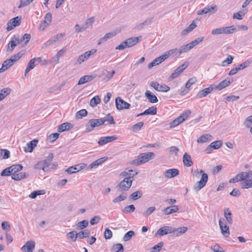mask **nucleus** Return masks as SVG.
Masks as SVG:
<instances>
[{
	"label": "nucleus",
	"mask_w": 252,
	"mask_h": 252,
	"mask_svg": "<svg viewBox=\"0 0 252 252\" xmlns=\"http://www.w3.org/2000/svg\"><path fill=\"white\" fill-rule=\"evenodd\" d=\"M201 174V178L200 181L197 182L194 187V189L196 191H199L205 186L208 180V175L204 173L202 170L196 169L194 171L193 175L197 178L199 177V175Z\"/></svg>",
	"instance_id": "obj_1"
},
{
	"label": "nucleus",
	"mask_w": 252,
	"mask_h": 252,
	"mask_svg": "<svg viewBox=\"0 0 252 252\" xmlns=\"http://www.w3.org/2000/svg\"><path fill=\"white\" fill-rule=\"evenodd\" d=\"M53 158V154H50L46 159L38 161L34 165V169L37 170H42L44 172L48 171L49 170V167L51 163Z\"/></svg>",
	"instance_id": "obj_2"
},
{
	"label": "nucleus",
	"mask_w": 252,
	"mask_h": 252,
	"mask_svg": "<svg viewBox=\"0 0 252 252\" xmlns=\"http://www.w3.org/2000/svg\"><path fill=\"white\" fill-rule=\"evenodd\" d=\"M154 157L155 154L153 152L142 153L139 156L138 158L131 161L130 164L138 166L148 162L153 159Z\"/></svg>",
	"instance_id": "obj_3"
},
{
	"label": "nucleus",
	"mask_w": 252,
	"mask_h": 252,
	"mask_svg": "<svg viewBox=\"0 0 252 252\" xmlns=\"http://www.w3.org/2000/svg\"><path fill=\"white\" fill-rule=\"evenodd\" d=\"M204 39L203 37H200L196 38L192 41L187 44L186 45L181 46L176 51H178V55H181L183 53L188 52L195 46L198 45L199 43L201 42Z\"/></svg>",
	"instance_id": "obj_4"
},
{
	"label": "nucleus",
	"mask_w": 252,
	"mask_h": 252,
	"mask_svg": "<svg viewBox=\"0 0 252 252\" xmlns=\"http://www.w3.org/2000/svg\"><path fill=\"white\" fill-rule=\"evenodd\" d=\"M141 36H139L138 37H133L128 38L122 42L116 48V49L122 50L126 48L131 47L138 43L141 39Z\"/></svg>",
	"instance_id": "obj_5"
},
{
	"label": "nucleus",
	"mask_w": 252,
	"mask_h": 252,
	"mask_svg": "<svg viewBox=\"0 0 252 252\" xmlns=\"http://www.w3.org/2000/svg\"><path fill=\"white\" fill-rule=\"evenodd\" d=\"M105 122L104 119H91L86 126V132L92 131L94 127L103 125Z\"/></svg>",
	"instance_id": "obj_6"
},
{
	"label": "nucleus",
	"mask_w": 252,
	"mask_h": 252,
	"mask_svg": "<svg viewBox=\"0 0 252 252\" xmlns=\"http://www.w3.org/2000/svg\"><path fill=\"white\" fill-rule=\"evenodd\" d=\"M133 179L125 178L117 186L119 191H126L129 189L132 185Z\"/></svg>",
	"instance_id": "obj_7"
},
{
	"label": "nucleus",
	"mask_w": 252,
	"mask_h": 252,
	"mask_svg": "<svg viewBox=\"0 0 252 252\" xmlns=\"http://www.w3.org/2000/svg\"><path fill=\"white\" fill-rule=\"evenodd\" d=\"M252 176V171H249V172H242L237 175H236L235 176H234L233 178L231 179L229 183H234L236 182H239L243 181L245 179H246V178H249Z\"/></svg>",
	"instance_id": "obj_8"
},
{
	"label": "nucleus",
	"mask_w": 252,
	"mask_h": 252,
	"mask_svg": "<svg viewBox=\"0 0 252 252\" xmlns=\"http://www.w3.org/2000/svg\"><path fill=\"white\" fill-rule=\"evenodd\" d=\"M174 228L169 226H164L160 228L156 233V236H162L164 235L174 233Z\"/></svg>",
	"instance_id": "obj_9"
},
{
	"label": "nucleus",
	"mask_w": 252,
	"mask_h": 252,
	"mask_svg": "<svg viewBox=\"0 0 252 252\" xmlns=\"http://www.w3.org/2000/svg\"><path fill=\"white\" fill-rule=\"evenodd\" d=\"M150 86L156 91L161 92H167L170 90V87L165 84H159L157 82H151Z\"/></svg>",
	"instance_id": "obj_10"
},
{
	"label": "nucleus",
	"mask_w": 252,
	"mask_h": 252,
	"mask_svg": "<svg viewBox=\"0 0 252 252\" xmlns=\"http://www.w3.org/2000/svg\"><path fill=\"white\" fill-rule=\"evenodd\" d=\"M21 18L18 16L11 19L7 23L6 30L10 31L21 24Z\"/></svg>",
	"instance_id": "obj_11"
},
{
	"label": "nucleus",
	"mask_w": 252,
	"mask_h": 252,
	"mask_svg": "<svg viewBox=\"0 0 252 252\" xmlns=\"http://www.w3.org/2000/svg\"><path fill=\"white\" fill-rule=\"evenodd\" d=\"M188 63L185 62L177 68L175 71L171 74L169 78L173 80L177 78L188 66Z\"/></svg>",
	"instance_id": "obj_12"
},
{
	"label": "nucleus",
	"mask_w": 252,
	"mask_h": 252,
	"mask_svg": "<svg viewBox=\"0 0 252 252\" xmlns=\"http://www.w3.org/2000/svg\"><path fill=\"white\" fill-rule=\"evenodd\" d=\"M217 10V6L211 5L207 6L202 9L199 10L197 11V14L200 15L204 14H214Z\"/></svg>",
	"instance_id": "obj_13"
},
{
	"label": "nucleus",
	"mask_w": 252,
	"mask_h": 252,
	"mask_svg": "<svg viewBox=\"0 0 252 252\" xmlns=\"http://www.w3.org/2000/svg\"><path fill=\"white\" fill-rule=\"evenodd\" d=\"M116 105L118 110L128 109L130 104L123 100L121 97H118L116 98Z\"/></svg>",
	"instance_id": "obj_14"
},
{
	"label": "nucleus",
	"mask_w": 252,
	"mask_h": 252,
	"mask_svg": "<svg viewBox=\"0 0 252 252\" xmlns=\"http://www.w3.org/2000/svg\"><path fill=\"white\" fill-rule=\"evenodd\" d=\"M215 85H210L208 88H205L200 91H199L196 97L197 98H201L207 96L209 94H210L214 89Z\"/></svg>",
	"instance_id": "obj_15"
},
{
	"label": "nucleus",
	"mask_w": 252,
	"mask_h": 252,
	"mask_svg": "<svg viewBox=\"0 0 252 252\" xmlns=\"http://www.w3.org/2000/svg\"><path fill=\"white\" fill-rule=\"evenodd\" d=\"M65 35L64 33H58L56 35L53 36L51 38L49 39L44 44L45 46H49L53 45L56 42H58L62 37Z\"/></svg>",
	"instance_id": "obj_16"
},
{
	"label": "nucleus",
	"mask_w": 252,
	"mask_h": 252,
	"mask_svg": "<svg viewBox=\"0 0 252 252\" xmlns=\"http://www.w3.org/2000/svg\"><path fill=\"white\" fill-rule=\"evenodd\" d=\"M116 139H117V137L115 135L101 137L98 141V144L102 146L108 143L112 142Z\"/></svg>",
	"instance_id": "obj_17"
},
{
	"label": "nucleus",
	"mask_w": 252,
	"mask_h": 252,
	"mask_svg": "<svg viewBox=\"0 0 252 252\" xmlns=\"http://www.w3.org/2000/svg\"><path fill=\"white\" fill-rule=\"evenodd\" d=\"M35 247V243L33 241H28L22 247L21 250L25 252H33Z\"/></svg>",
	"instance_id": "obj_18"
},
{
	"label": "nucleus",
	"mask_w": 252,
	"mask_h": 252,
	"mask_svg": "<svg viewBox=\"0 0 252 252\" xmlns=\"http://www.w3.org/2000/svg\"><path fill=\"white\" fill-rule=\"evenodd\" d=\"M14 36H15V37H16L17 39H18V41H17L18 44H23V43L22 46H26L28 44V43L29 42V41L31 38V34H29V33L24 34L21 38H19L18 35H15Z\"/></svg>",
	"instance_id": "obj_19"
},
{
	"label": "nucleus",
	"mask_w": 252,
	"mask_h": 252,
	"mask_svg": "<svg viewBox=\"0 0 252 252\" xmlns=\"http://www.w3.org/2000/svg\"><path fill=\"white\" fill-rule=\"evenodd\" d=\"M219 225L222 234L225 237H228L230 234L229 227L226 224L222 222L221 219H220L219 220Z\"/></svg>",
	"instance_id": "obj_20"
},
{
	"label": "nucleus",
	"mask_w": 252,
	"mask_h": 252,
	"mask_svg": "<svg viewBox=\"0 0 252 252\" xmlns=\"http://www.w3.org/2000/svg\"><path fill=\"white\" fill-rule=\"evenodd\" d=\"M179 211V207L178 206L174 205L172 206H168L162 210L163 213L165 215L171 214L174 213H176Z\"/></svg>",
	"instance_id": "obj_21"
},
{
	"label": "nucleus",
	"mask_w": 252,
	"mask_h": 252,
	"mask_svg": "<svg viewBox=\"0 0 252 252\" xmlns=\"http://www.w3.org/2000/svg\"><path fill=\"white\" fill-rule=\"evenodd\" d=\"M179 174V171L177 169H170L165 170L164 172V175L165 177L167 178H171L174 177Z\"/></svg>",
	"instance_id": "obj_22"
},
{
	"label": "nucleus",
	"mask_w": 252,
	"mask_h": 252,
	"mask_svg": "<svg viewBox=\"0 0 252 252\" xmlns=\"http://www.w3.org/2000/svg\"><path fill=\"white\" fill-rule=\"evenodd\" d=\"M107 157H104L95 160L89 165L88 168L90 169L97 167L99 165L105 162L107 159Z\"/></svg>",
	"instance_id": "obj_23"
},
{
	"label": "nucleus",
	"mask_w": 252,
	"mask_h": 252,
	"mask_svg": "<svg viewBox=\"0 0 252 252\" xmlns=\"http://www.w3.org/2000/svg\"><path fill=\"white\" fill-rule=\"evenodd\" d=\"M183 162L184 165L187 167L191 166L193 164L190 156L187 153L183 155Z\"/></svg>",
	"instance_id": "obj_24"
},
{
	"label": "nucleus",
	"mask_w": 252,
	"mask_h": 252,
	"mask_svg": "<svg viewBox=\"0 0 252 252\" xmlns=\"http://www.w3.org/2000/svg\"><path fill=\"white\" fill-rule=\"evenodd\" d=\"M222 142L221 140H217L211 143V144L207 147L206 151L207 153H209V151L212 149H218L222 146Z\"/></svg>",
	"instance_id": "obj_25"
},
{
	"label": "nucleus",
	"mask_w": 252,
	"mask_h": 252,
	"mask_svg": "<svg viewBox=\"0 0 252 252\" xmlns=\"http://www.w3.org/2000/svg\"><path fill=\"white\" fill-rule=\"evenodd\" d=\"M138 174V172L133 170H129L127 171H123L121 174V176L130 179H133V177Z\"/></svg>",
	"instance_id": "obj_26"
},
{
	"label": "nucleus",
	"mask_w": 252,
	"mask_h": 252,
	"mask_svg": "<svg viewBox=\"0 0 252 252\" xmlns=\"http://www.w3.org/2000/svg\"><path fill=\"white\" fill-rule=\"evenodd\" d=\"M95 75H85L81 77L78 82V85H82L92 81L95 78Z\"/></svg>",
	"instance_id": "obj_27"
},
{
	"label": "nucleus",
	"mask_w": 252,
	"mask_h": 252,
	"mask_svg": "<svg viewBox=\"0 0 252 252\" xmlns=\"http://www.w3.org/2000/svg\"><path fill=\"white\" fill-rule=\"evenodd\" d=\"M17 41L18 39H17V37H15V36L14 35L12 37L11 40L9 41L8 44V47L7 49V52H12L13 51L14 48L18 44Z\"/></svg>",
	"instance_id": "obj_28"
},
{
	"label": "nucleus",
	"mask_w": 252,
	"mask_h": 252,
	"mask_svg": "<svg viewBox=\"0 0 252 252\" xmlns=\"http://www.w3.org/2000/svg\"><path fill=\"white\" fill-rule=\"evenodd\" d=\"M157 107L156 106H152L148 109H146L143 113L139 114L137 115V117L143 115H156L157 114Z\"/></svg>",
	"instance_id": "obj_29"
},
{
	"label": "nucleus",
	"mask_w": 252,
	"mask_h": 252,
	"mask_svg": "<svg viewBox=\"0 0 252 252\" xmlns=\"http://www.w3.org/2000/svg\"><path fill=\"white\" fill-rule=\"evenodd\" d=\"M73 127L72 124L69 123H64L60 125L58 128V131L59 132H63L65 130L71 129Z\"/></svg>",
	"instance_id": "obj_30"
},
{
	"label": "nucleus",
	"mask_w": 252,
	"mask_h": 252,
	"mask_svg": "<svg viewBox=\"0 0 252 252\" xmlns=\"http://www.w3.org/2000/svg\"><path fill=\"white\" fill-rule=\"evenodd\" d=\"M145 95L151 103H154L158 101L157 96L150 91H146L145 93Z\"/></svg>",
	"instance_id": "obj_31"
},
{
	"label": "nucleus",
	"mask_w": 252,
	"mask_h": 252,
	"mask_svg": "<svg viewBox=\"0 0 252 252\" xmlns=\"http://www.w3.org/2000/svg\"><path fill=\"white\" fill-rule=\"evenodd\" d=\"M240 186L243 189H247L252 188V179H249L246 178V179L240 183Z\"/></svg>",
	"instance_id": "obj_32"
},
{
	"label": "nucleus",
	"mask_w": 252,
	"mask_h": 252,
	"mask_svg": "<svg viewBox=\"0 0 252 252\" xmlns=\"http://www.w3.org/2000/svg\"><path fill=\"white\" fill-rule=\"evenodd\" d=\"M38 141L34 139L27 144L25 148V152H32L33 148L36 146Z\"/></svg>",
	"instance_id": "obj_33"
},
{
	"label": "nucleus",
	"mask_w": 252,
	"mask_h": 252,
	"mask_svg": "<svg viewBox=\"0 0 252 252\" xmlns=\"http://www.w3.org/2000/svg\"><path fill=\"white\" fill-rule=\"evenodd\" d=\"M177 50V48H174L171 50H170L166 52H165L163 55L158 57L160 59V61L162 63L164 61H165L167 58H168L170 55H172L174 53L176 52Z\"/></svg>",
	"instance_id": "obj_34"
},
{
	"label": "nucleus",
	"mask_w": 252,
	"mask_h": 252,
	"mask_svg": "<svg viewBox=\"0 0 252 252\" xmlns=\"http://www.w3.org/2000/svg\"><path fill=\"white\" fill-rule=\"evenodd\" d=\"M12 60L7 59L5 60L2 64V67L0 68V73L3 72V71L7 70L12 65H13Z\"/></svg>",
	"instance_id": "obj_35"
},
{
	"label": "nucleus",
	"mask_w": 252,
	"mask_h": 252,
	"mask_svg": "<svg viewBox=\"0 0 252 252\" xmlns=\"http://www.w3.org/2000/svg\"><path fill=\"white\" fill-rule=\"evenodd\" d=\"M231 83V82L229 80L225 79L221 82H220L217 86L215 85V89L221 90L222 89L225 88L226 87L229 86Z\"/></svg>",
	"instance_id": "obj_36"
},
{
	"label": "nucleus",
	"mask_w": 252,
	"mask_h": 252,
	"mask_svg": "<svg viewBox=\"0 0 252 252\" xmlns=\"http://www.w3.org/2000/svg\"><path fill=\"white\" fill-rule=\"evenodd\" d=\"M77 238V233L75 231H70L66 234V238L68 241L75 242Z\"/></svg>",
	"instance_id": "obj_37"
},
{
	"label": "nucleus",
	"mask_w": 252,
	"mask_h": 252,
	"mask_svg": "<svg viewBox=\"0 0 252 252\" xmlns=\"http://www.w3.org/2000/svg\"><path fill=\"white\" fill-rule=\"evenodd\" d=\"M116 35V33L115 32H109L106 34L102 38L99 39V41L98 44H100L103 42L107 41L108 39H110Z\"/></svg>",
	"instance_id": "obj_38"
},
{
	"label": "nucleus",
	"mask_w": 252,
	"mask_h": 252,
	"mask_svg": "<svg viewBox=\"0 0 252 252\" xmlns=\"http://www.w3.org/2000/svg\"><path fill=\"white\" fill-rule=\"evenodd\" d=\"M11 169V175L15 174L17 172L20 171L23 169V166L21 164H14L9 167Z\"/></svg>",
	"instance_id": "obj_39"
},
{
	"label": "nucleus",
	"mask_w": 252,
	"mask_h": 252,
	"mask_svg": "<svg viewBox=\"0 0 252 252\" xmlns=\"http://www.w3.org/2000/svg\"><path fill=\"white\" fill-rule=\"evenodd\" d=\"M190 114V111H185L181 116L177 117L176 120L180 124L187 119Z\"/></svg>",
	"instance_id": "obj_40"
},
{
	"label": "nucleus",
	"mask_w": 252,
	"mask_h": 252,
	"mask_svg": "<svg viewBox=\"0 0 252 252\" xmlns=\"http://www.w3.org/2000/svg\"><path fill=\"white\" fill-rule=\"evenodd\" d=\"M212 140V136L210 134H203L198 139L197 142L198 143H205L207 141H211Z\"/></svg>",
	"instance_id": "obj_41"
},
{
	"label": "nucleus",
	"mask_w": 252,
	"mask_h": 252,
	"mask_svg": "<svg viewBox=\"0 0 252 252\" xmlns=\"http://www.w3.org/2000/svg\"><path fill=\"white\" fill-rule=\"evenodd\" d=\"M26 177L27 175L25 172L16 173L15 174H13L11 176L12 179L16 181L21 180L24 178H26Z\"/></svg>",
	"instance_id": "obj_42"
},
{
	"label": "nucleus",
	"mask_w": 252,
	"mask_h": 252,
	"mask_svg": "<svg viewBox=\"0 0 252 252\" xmlns=\"http://www.w3.org/2000/svg\"><path fill=\"white\" fill-rule=\"evenodd\" d=\"M231 215V213L228 208L225 209L224 210V217L228 222L230 224H232L233 223Z\"/></svg>",
	"instance_id": "obj_43"
},
{
	"label": "nucleus",
	"mask_w": 252,
	"mask_h": 252,
	"mask_svg": "<svg viewBox=\"0 0 252 252\" xmlns=\"http://www.w3.org/2000/svg\"><path fill=\"white\" fill-rule=\"evenodd\" d=\"M223 34H231L233 33L235 31L234 26L229 27H222Z\"/></svg>",
	"instance_id": "obj_44"
},
{
	"label": "nucleus",
	"mask_w": 252,
	"mask_h": 252,
	"mask_svg": "<svg viewBox=\"0 0 252 252\" xmlns=\"http://www.w3.org/2000/svg\"><path fill=\"white\" fill-rule=\"evenodd\" d=\"M126 197H127L126 193H122L121 194H120L118 196L115 198L113 200V202L115 203L120 202L122 201L125 200L126 198Z\"/></svg>",
	"instance_id": "obj_45"
},
{
	"label": "nucleus",
	"mask_w": 252,
	"mask_h": 252,
	"mask_svg": "<svg viewBox=\"0 0 252 252\" xmlns=\"http://www.w3.org/2000/svg\"><path fill=\"white\" fill-rule=\"evenodd\" d=\"M10 156V152L8 150L0 149V158L2 159H7Z\"/></svg>",
	"instance_id": "obj_46"
},
{
	"label": "nucleus",
	"mask_w": 252,
	"mask_h": 252,
	"mask_svg": "<svg viewBox=\"0 0 252 252\" xmlns=\"http://www.w3.org/2000/svg\"><path fill=\"white\" fill-rule=\"evenodd\" d=\"M90 231L87 230L85 229L84 231H80L79 233H77L78 237L80 239H82L84 238H87L90 235Z\"/></svg>",
	"instance_id": "obj_47"
},
{
	"label": "nucleus",
	"mask_w": 252,
	"mask_h": 252,
	"mask_svg": "<svg viewBox=\"0 0 252 252\" xmlns=\"http://www.w3.org/2000/svg\"><path fill=\"white\" fill-rule=\"evenodd\" d=\"M100 102V99L98 95L93 97L90 101V105L92 107H95Z\"/></svg>",
	"instance_id": "obj_48"
},
{
	"label": "nucleus",
	"mask_w": 252,
	"mask_h": 252,
	"mask_svg": "<svg viewBox=\"0 0 252 252\" xmlns=\"http://www.w3.org/2000/svg\"><path fill=\"white\" fill-rule=\"evenodd\" d=\"M45 193V190H35V191L32 192L30 194L29 196L31 198L33 199V198H35L38 195H41V194L43 195V194H44Z\"/></svg>",
	"instance_id": "obj_49"
},
{
	"label": "nucleus",
	"mask_w": 252,
	"mask_h": 252,
	"mask_svg": "<svg viewBox=\"0 0 252 252\" xmlns=\"http://www.w3.org/2000/svg\"><path fill=\"white\" fill-rule=\"evenodd\" d=\"M142 195V192L140 190H137L130 195V198L132 200H137L140 198Z\"/></svg>",
	"instance_id": "obj_50"
},
{
	"label": "nucleus",
	"mask_w": 252,
	"mask_h": 252,
	"mask_svg": "<svg viewBox=\"0 0 252 252\" xmlns=\"http://www.w3.org/2000/svg\"><path fill=\"white\" fill-rule=\"evenodd\" d=\"M94 21V17H92L91 18H89L86 21L85 23L83 25L84 27L86 30L89 28L90 26L92 25Z\"/></svg>",
	"instance_id": "obj_51"
},
{
	"label": "nucleus",
	"mask_w": 252,
	"mask_h": 252,
	"mask_svg": "<svg viewBox=\"0 0 252 252\" xmlns=\"http://www.w3.org/2000/svg\"><path fill=\"white\" fill-rule=\"evenodd\" d=\"M251 63H252V61L251 60H247L246 61H245L244 63L238 65V66L237 67L239 70H242V69H244L246 68V67H248L250 65Z\"/></svg>",
	"instance_id": "obj_52"
},
{
	"label": "nucleus",
	"mask_w": 252,
	"mask_h": 252,
	"mask_svg": "<svg viewBox=\"0 0 252 252\" xmlns=\"http://www.w3.org/2000/svg\"><path fill=\"white\" fill-rule=\"evenodd\" d=\"M164 243L163 242H160L158 243L157 245L154 246L152 248L151 252H159L161 249V248L163 246Z\"/></svg>",
	"instance_id": "obj_53"
},
{
	"label": "nucleus",
	"mask_w": 252,
	"mask_h": 252,
	"mask_svg": "<svg viewBox=\"0 0 252 252\" xmlns=\"http://www.w3.org/2000/svg\"><path fill=\"white\" fill-rule=\"evenodd\" d=\"M135 208L133 205H130L125 207L123 210L125 213H131L134 212Z\"/></svg>",
	"instance_id": "obj_54"
},
{
	"label": "nucleus",
	"mask_w": 252,
	"mask_h": 252,
	"mask_svg": "<svg viewBox=\"0 0 252 252\" xmlns=\"http://www.w3.org/2000/svg\"><path fill=\"white\" fill-rule=\"evenodd\" d=\"M87 111L86 109H82L78 111L76 114V117L78 119H81L87 115Z\"/></svg>",
	"instance_id": "obj_55"
},
{
	"label": "nucleus",
	"mask_w": 252,
	"mask_h": 252,
	"mask_svg": "<svg viewBox=\"0 0 252 252\" xmlns=\"http://www.w3.org/2000/svg\"><path fill=\"white\" fill-rule=\"evenodd\" d=\"M174 233L176 232L177 235H180L185 233L187 231L188 228L187 227L183 226L177 229L174 228Z\"/></svg>",
	"instance_id": "obj_56"
},
{
	"label": "nucleus",
	"mask_w": 252,
	"mask_h": 252,
	"mask_svg": "<svg viewBox=\"0 0 252 252\" xmlns=\"http://www.w3.org/2000/svg\"><path fill=\"white\" fill-rule=\"evenodd\" d=\"M23 55L22 51L19 52L17 54L12 56L9 59L10 60H12V63H14L17 60H18Z\"/></svg>",
	"instance_id": "obj_57"
},
{
	"label": "nucleus",
	"mask_w": 252,
	"mask_h": 252,
	"mask_svg": "<svg viewBox=\"0 0 252 252\" xmlns=\"http://www.w3.org/2000/svg\"><path fill=\"white\" fill-rule=\"evenodd\" d=\"M211 249L214 252H225L224 250L219 244H215L211 247Z\"/></svg>",
	"instance_id": "obj_58"
},
{
	"label": "nucleus",
	"mask_w": 252,
	"mask_h": 252,
	"mask_svg": "<svg viewBox=\"0 0 252 252\" xmlns=\"http://www.w3.org/2000/svg\"><path fill=\"white\" fill-rule=\"evenodd\" d=\"M113 250L114 252H123L124 251V247L121 244H117L113 246Z\"/></svg>",
	"instance_id": "obj_59"
},
{
	"label": "nucleus",
	"mask_w": 252,
	"mask_h": 252,
	"mask_svg": "<svg viewBox=\"0 0 252 252\" xmlns=\"http://www.w3.org/2000/svg\"><path fill=\"white\" fill-rule=\"evenodd\" d=\"M134 235V232L133 231H129L127 232L124 237V241H127L130 240L132 237Z\"/></svg>",
	"instance_id": "obj_60"
},
{
	"label": "nucleus",
	"mask_w": 252,
	"mask_h": 252,
	"mask_svg": "<svg viewBox=\"0 0 252 252\" xmlns=\"http://www.w3.org/2000/svg\"><path fill=\"white\" fill-rule=\"evenodd\" d=\"M96 49H92L90 51L86 52L85 53L83 54L82 55L83 56L84 58H85V60H87L90 58L91 55L94 54L96 53Z\"/></svg>",
	"instance_id": "obj_61"
},
{
	"label": "nucleus",
	"mask_w": 252,
	"mask_h": 252,
	"mask_svg": "<svg viewBox=\"0 0 252 252\" xmlns=\"http://www.w3.org/2000/svg\"><path fill=\"white\" fill-rule=\"evenodd\" d=\"M233 57L231 55H228L226 60H224L222 62V66H225L228 64L232 63Z\"/></svg>",
	"instance_id": "obj_62"
},
{
	"label": "nucleus",
	"mask_w": 252,
	"mask_h": 252,
	"mask_svg": "<svg viewBox=\"0 0 252 252\" xmlns=\"http://www.w3.org/2000/svg\"><path fill=\"white\" fill-rule=\"evenodd\" d=\"M89 222L87 220H83L79 222L77 225L78 227L81 229H83L86 228L88 225Z\"/></svg>",
	"instance_id": "obj_63"
},
{
	"label": "nucleus",
	"mask_w": 252,
	"mask_h": 252,
	"mask_svg": "<svg viewBox=\"0 0 252 252\" xmlns=\"http://www.w3.org/2000/svg\"><path fill=\"white\" fill-rule=\"evenodd\" d=\"M252 124V115L248 117L244 122V125L247 127H250Z\"/></svg>",
	"instance_id": "obj_64"
}]
</instances>
